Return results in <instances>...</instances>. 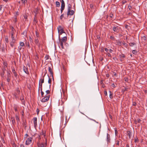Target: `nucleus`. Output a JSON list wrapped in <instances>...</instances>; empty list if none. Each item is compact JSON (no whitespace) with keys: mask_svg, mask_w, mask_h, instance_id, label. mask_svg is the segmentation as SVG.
I'll return each instance as SVG.
<instances>
[{"mask_svg":"<svg viewBox=\"0 0 147 147\" xmlns=\"http://www.w3.org/2000/svg\"><path fill=\"white\" fill-rule=\"evenodd\" d=\"M71 5L69 3H67V16H72L74 15L75 13V11L76 10L75 9H74V10H71Z\"/></svg>","mask_w":147,"mask_h":147,"instance_id":"1","label":"nucleus"},{"mask_svg":"<svg viewBox=\"0 0 147 147\" xmlns=\"http://www.w3.org/2000/svg\"><path fill=\"white\" fill-rule=\"evenodd\" d=\"M127 137L126 138H128L127 136L129 137V139H131L133 137L132 132L131 131L128 130L126 131Z\"/></svg>","mask_w":147,"mask_h":147,"instance_id":"2","label":"nucleus"},{"mask_svg":"<svg viewBox=\"0 0 147 147\" xmlns=\"http://www.w3.org/2000/svg\"><path fill=\"white\" fill-rule=\"evenodd\" d=\"M44 82V78L42 77V79H40L39 84V87L38 89V92H39L40 91V88H42V84Z\"/></svg>","mask_w":147,"mask_h":147,"instance_id":"3","label":"nucleus"},{"mask_svg":"<svg viewBox=\"0 0 147 147\" xmlns=\"http://www.w3.org/2000/svg\"><path fill=\"white\" fill-rule=\"evenodd\" d=\"M58 30L60 35L62 34L63 33H65L63 31V28L61 26H59L57 28Z\"/></svg>","mask_w":147,"mask_h":147,"instance_id":"4","label":"nucleus"},{"mask_svg":"<svg viewBox=\"0 0 147 147\" xmlns=\"http://www.w3.org/2000/svg\"><path fill=\"white\" fill-rule=\"evenodd\" d=\"M50 97V95H48L46 96L43 98L41 100V101L43 102H47L49 100Z\"/></svg>","mask_w":147,"mask_h":147,"instance_id":"5","label":"nucleus"},{"mask_svg":"<svg viewBox=\"0 0 147 147\" xmlns=\"http://www.w3.org/2000/svg\"><path fill=\"white\" fill-rule=\"evenodd\" d=\"M32 138L31 137H30L27 138L26 142V144L27 145L30 144L32 142Z\"/></svg>","mask_w":147,"mask_h":147,"instance_id":"6","label":"nucleus"},{"mask_svg":"<svg viewBox=\"0 0 147 147\" xmlns=\"http://www.w3.org/2000/svg\"><path fill=\"white\" fill-rule=\"evenodd\" d=\"M119 57L120 61L121 62H122L123 61V59L125 57V56L124 54H121L119 55Z\"/></svg>","mask_w":147,"mask_h":147,"instance_id":"7","label":"nucleus"},{"mask_svg":"<svg viewBox=\"0 0 147 147\" xmlns=\"http://www.w3.org/2000/svg\"><path fill=\"white\" fill-rule=\"evenodd\" d=\"M59 41H60L63 42H65L67 41V38L66 36L63 37L61 39H60V36H59Z\"/></svg>","mask_w":147,"mask_h":147,"instance_id":"8","label":"nucleus"},{"mask_svg":"<svg viewBox=\"0 0 147 147\" xmlns=\"http://www.w3.org/2000/svg\"><path fill=\"white\" fill-rule=\"evenodd\" d=\"M33 119L34 126L36 127L37 125V118L36 117H34Z\"/></svg>","mask_w":147,"mask_h":147,"instance_id":"9","label":"nucleus"},{"mask_svg":"<svg viewBox=\"0 0 147 147\" xmlns=\"http://www.w3.org/2000/svg\"><path fill=\"white\" fill-rule=\"evenodd\" d=\"M118 26H114L113 27V31L116 32V33H118L119 32V29L118 28Z\"/></svg>","mask_w":147,"mask_h":147,"instance_id":"10","label":"nucleus"},{"mask_svg":"<svg viewBox=\"0 0 147 147\" xmlns=\"http://www.w3.org/2000/svg\"><path fill=\"white\" fill-rule=\"evenodd\" d=\"M3 72L1 74V76L2 77H4V74L5 73V71L6 70L5 67H3L2 69Z\"/></svg>","mask_w":147,"mask_h":147,"instance_id":"11","label":"nucleus"},{"mask_svg":"<svg viewBox=\"0 0 147 147\" xmlns=\"http://www.w3.org/2000/svg\"><path fill=\"white\" fill-rule=\"evenodd\" d=\"M48 70H49V72L50 73L53 79V72L52 71V69L50 67H49Z\"/></svg>","mask_w":147,"mask_h":147,"instance_id":"12","label":"nucleus"},{"mask_svg":"<svg viewBox=\"0 0 147 147\" xmlns=\"http://www.w3.org/2000/svg\"><path fill=\"white\" fill-rule=\"evenodd\" d=\"M107 143L110 142V137L109 134L108 133L107 134Z\"/></svg>","mask_w":147,"mask_h":147,"instance_id":"13","label":"nucleus"},{"mask_svg":"<svg viewBox=\"0 0 147 147\" xmlns=\"http://www.w3.org/2000/svg\"><path fill=\"white\" fill-rule=\"evenodd\" d=\"M23 70L27 74H29V72L28 71V68L27 67L24 66L23 67Z\"/></svg>","mask_w":147,"mask_h":147,"instance_id":"14","label":"nucleus"},{"mask_svg":"<svg viewBox=\"0 0 147 147\" xmlns=\"http://www.w3.org/2000/svg\"><path fill=\"white\" fill-rule=\"evenodd\" d=\"M61 2V8H64L65 7V3L63 0H60Z\"/></svg>","mask_w":147,"mask_h":147,"instance_id":"15","label":"nucleus"},{"mask_svg":"<svg viewBox=\"0 0 147 147\" xmlns=\"http://www.w3.org/2000/svg\"><path fill=\"white\" fill-rule=\"evenodd\" d=\"M47 76H48V77L49 78V80H48V83L49 84H50L49 86V89H50V87H51V79L49 78V76L48 75H47Z\"/></svg>","mask_w":147,"mask_h":147,"instance_id":"16","label":"nucleus"},{"mask_svg":"<svg viewBox=\"0 0 147 147\" xmlns=\"http://www.w3.org/2000/svg\"><path fill=\"white\" fill-rule=\"evenodd\" d=\"M16 92L18 94V95H19L20 94V91L19 88H16Z\"/></svg>","mask_w":147,"mask_h":147,"instance_id":"17","label":"nucleus"},{"mask_svg":"<svg viewBox=\"0 0 147 147\" xmlns=\"http://www.w3.org/2000/svg\"><path fill=\"white\" fill-rule=\"evenodd\" d=\"M129 88L128 87H124V88H123L122 90V91L123 92H124L127 91H128Z\"/></svg>","mask_w":147,"mask_h":147,"instance_id":"18","label":"nucleus"},{"mask_svg":"<svg viewBox=\"0 0 147 147\" xmlns=\"http://www.w3.org/2000/svg\"><path fill=\"white\" fill-rule=\"evenodd\" d=\"M38 11V9H35V10L34 11V12L35 13L34 17L35 18H36L37 14Z\"/></svg>","mask_w":147,"mask_h":147,"instance_id":"19","label":"nucleus"},{"mask_svg":"<svg viewBox=\"0 0 147 147\" xmlns=\"http://www.w3.org/2000/svg\"><path fill=\"white\" fill-rule=\"evenodd\" d=\"M20 100L22 101V104L25 105V101L24 100V98L23 97L22 98L21 97L20 98Z\"/></svg>","mask_w":147,"mask_h":147,"instance_id":"20","label":"nucleus"},{"mask_svg":"<svg viewBox=\"0 0 147 147\" xmlns=\"http://www.w3.org/2000/svg\"><path fill=\"white\" fill-rule=\"evenodd\" d=\"M13 95L17 99L19 98V95L16 92L14 93Z\"/></svg>","mask_w":147,"mask_h":147,"instance_id":"21","label":"nucleus"},{"mask_svg":"<svg viewBox=\"0 0 147 147\" xmlns=\"http://www.w3.org/2000/svg\"><path fill=\"white\" fill-rule=\"evenodd\" d=\"M35 44H38L39 42V40L38 38H35Z\"/></svg>","mask_w":147,"mask_h":147,"instance_id":"22","label":"nucleus"},{"mask_svg":"<svg viewBox=\"0 0 147 147\" xmlns=\"http://www.w3.org/2000/svg\"><path fill=\"white\" fill-rule=\"evenodd\" d=\"M22 3L24 5L25 4L27 3V0H21Z\"/></svg>","mask_w":147,"mask_h":147,"instance_id":"23","label":"nucleus"},{"mask_svg":"<svg viewBox=\"0 0 147 147\" xmlns=\"http://www.w3.org/2000/svg\"><path fill=\"white\" fill-rule=\"evenodd\" d=\"M59 41L60 43V45H61V48L62 49H64V47L63 46V42L60 41Z\"/></svg>","mask_w":147,"mask_h":147,"instance_id":"24","label":"nucleus"},{"mask_svg":"<svg viewBox=\"0 0 147 147\" xmlns=\"http://www.w3.org/2000/svg\"><path fill=\"white\" fill-rule=\"evenodd\" d=\"M136 45V44L134 42H131V43H129V45L131 47H132Z\"/></svg>","mask_w":147,"mask_h":147,"instance_id":"25","label":"nucleus"},{"mask_svg":"<svg viewBox=\"0 0 147 147\" xmlns=\"http://www.w3.org/2000/svg\"><path fill=\"white\" fill-rule=\"evenodd\" d=\"M56 6L58 7H59L60 5V3L58 1H57L56 2Z\"/></svg>","mask_w":147,"mask_h":147,"instance_id":"26","label":"nucleus"},{"mask_svg":"<svg viewBox=\"0 0 147 147\" xmlns=\"http://www.w3.org/2000/svg\"><path fill=\"white\" fill-rule=\"evenodd\" d=\"M15 42V41H11L10 43V45H11V46L12 47H13L14 46V44H13Z\"/></svg>","mask_w":147,"mask_h":147,"instance_id":"27","label":"nucleus"},{"mask_svg":"<svg viewBox=\"0 0 147 147\" xmlns=\"http://www.w3.org/2000/svg\"><path fill=\"white\" fill-rule=\"evenodd\" d=\"M42 88H40L41 95L42 97L44 96L43 95L44 94V92L42 91Z\"/></svg>","mask_w":147,"mask_h":147,"instance_id":"28","label":"nucleus"},{"mask_svg":"<svg viewBox=\"0 0 147 147\" xmlns=\"http://www.w3.org/2000/svg\"><path fill=\"white\" fill-rule=\"evenodd\" d=\"M7 78H10V77L11 75L10 72L8 71H7Z\"/></svg>","mask_w":147,"mask_h":147,"instance_id":"29","label":"nucleus"},{"mask_svg":"<svg viewBox=\"0 0 147 147\" xmlns=\"http://www.w3.org/2000/svg\"><path fill=\"white\" fill-rule=\"evenodd\" d=\"M109 92H110V95H109V97H110V98H113V94H112L111 93V92L110 91H109Z\"/></svg>","mask_w":147,"mask_h":147,"instance_id":"30","label":"nucleus"},{"mask_svg":"<svg viewBox=\"0 0 147 147\" xmlns=\"http://www.w3.org/2000/svg\"><path fill=\"white\" fill-rule=\"evenodd\" d=\"M49 56L48 55H46L45 57V60H47L49 59Z\"/></svg>","mask_w":147,"mask_h":147,"instance_id":"31","label":"nucleus"},{"mask_svg":"<svg viewBox=\"0 0 147 147\" xmlns=\"http://www.w3.org/2000/svg\"><path fill=\"white\" fill-rule=\"evenodd\" d=\"M36 18L34 17V23H37L38 22V20Z\"/></svg>","mask_w":147,"mask_h":147,"instance_id":"32","label":"nucleus"},{"mask_svg":"<svg viewBox=\"0 0 147 147\" xmlns=\"http://www.w3.org/2000/svg\"><path fill=\"white\" fill-rule=\"evenodd\" d=\"M20 45L22 47H23L24 45V43L23 42H20Z\"/></svg>","mask_w":147,"mask_h":147,"instance_id":"33","label":"nucleus"},{"mask_svg":"<svg viewBox=\"0 0 147 147\" xmlns=\"http://www.w3.org/2000/svg\"><path fill=\"white\" fill-rule=\"evenodd\" d=\"M46 145H44L43 143H41V146L40 147H46Z\"/></svg>","mask_w":147,"mask_h":147,"instance_id":"34","label":"nucleus"},{"mask_svg":"<svg viewBox=\"0 0 147 147\" xmlns=\"http://www.w3.org/2000/svg\"><path fill=\"white\" fill-rule=\"evenodd\" d=\"M113 59L115 61V62L117 63V61H118V59L116 57H113Z\"/></svg>","mask_w":147,"mask_h":147,"instance_id":"35","label":"nucleus"},{"mask_svg":"<svg viewBox=\"0 0 147 147\" xmlns=\"http://www.w3.org/2000/svg\"><path fill=\"white\" fill-rule=\"evenodd\" d=\"M1 51L2 52L5 53V48L4 47H3L1 48Z\"/></svg>","mask_w":147,"mask_h":147,"instance_id":"36","label":"nucleus"},{"mask_svg":"<svg viewBox=\"0 0 147 147\" xmlns=\"http://www.w3.org/2000/svg\"><path fill=\"white\" fill-rule=\"evenodd\" d=\"M24 19H27L28 15H27L26 14H25L24 16Z\"/></svg>","mask_w":147,"mask_h":147,"instance_id":"37","label":"nucleus"},{"mask_svg":"<svg viewBox=\"0 0 147 147\" xmlns=\"http://www.w3.org/2000/svg\"><path fill=\"white\" fill-rule=\"evenodd\" d=\"M36 35L37 37V38H38L39 37V33L36 31Z\"/></svg>","mask_w":147,"mask_h":147,"instance_id":"38","label":"nucleus"},{"mask_svg":"<svg viewBox=\"0 0 147 147\" xmlns=\"http://www.w3.org/2000/svg\"><path fill=\"white\" fill-rule=\"evenodd\" d=\"M3 65H4V67H7V63L6 62H4V63H3Z\"/></svg>","mask_w":147,"mask_h":147,"instance_id":"39","label":"nucleus"},{"mask_svg":"<svg viewBox=\"0 0 147 147\" xmlns=\"http://www.w3.org/2000/svg\"><path fill=\"white\" fill-rule=\"evenodd\" d=\"M86 116L88 118V119H89L90 120H92V121H94L96 122V123H98V122H97L94 119H91V118H89V117H88L87 116Z\"/></svg>","mask_w":147,"mask_h":147,"instance_id":"40","label":"nucleus"},{"mask_svg":"<svg viewBox=\"0 0 147 147\" xmlns=\"http://www.w3.org/2000/svg\"><path fill=\"white\" fill-rule=\"evenodd\" d=\"M46 92L47 94H49L50 93V90H47L46 91Z\"/></svg>","mask_w":147,"mask_h":147,"instance_id":"41","label":"nucleus"},{"mask_svg":"<svg viewBox=\"0 0 147 147\" xmlns=\"http://www.w3.org/2000/svg\"><path fill=\"white\" fill-rule=\"evenodd\" d=\"M132 52L133 54H136L137 53V51H136L134 50Z\"/></svg>","mask_w":147,"mask_h":147,"instance_id":"42","label":"nucleus"},{"mask_svg":"<svg viewBox=\"0 0 147 147\" xmlns=\"http://www.w3.org/2000/svg\"><path fill=\"white\" fill-rule=\"evenodd\" d=\"M11 29V32H14V29L13 26H11L10 27Z\"/></svg>","mask_w":147,"mask_h":147,"instance_id":"43","label":"nucleus"},{"mask_svg":"<svg viewBox=\"0 0 147 147\" xmlns=\"http://www.w3.org/2000/svg\"><path fill=\"white\" fill-rule=\"evenodd\" d=\"M64 14H62L60 16V18L61 20H62L63 18L64 17Z\"/></svg>","mask_w":147,"mask_h":147,"instance_id":"44","label":"nucleus"},{"mask_svg":"<svg viewBox=\"0 0 147 147\" xmlns=\"http://www.w3.org/2000/svg\"><path fill=\"white\" fill-rule=\"evenodd\" d=\"M28 136H29L27 134H26L24 136V138L25 139L27 138V137Z\"/></svg>","mask_w":147,"mask_h":147,"instance_id":"45","label":"nucleus"},{"mask_svg":"<svg viewBox=\"0 0 147 147\" xmlns=\"http://www.w3.org/2000/svg\"><path fill=\"white\" fill-rule=\"evenodd\" d=\"M11 38L12 39V41H15V39L14 36H11Z\"/></svg>","mask_w":147,"mask_h":147,"instance_id":"46","label":"nucleus"},{"mask_svg":"<svg viewBox=\"0 0 147 147\" xmlns=\"http://www.w3.org/2000/svg\"><path fill=\"white\" fill-rule=\"evenodd\" d=\"M124 80L125 81H126V82H128V79L127 78H124Z\"/></svg>","mask_w":147,"mask_h":147,"instance_id":"47","label":"nucleus"},{"mask_svg":"<svg viewBox=\"0 0 147 147\" xmlns=\"http://www.w3.org/2000/svg\"><path fill=\"white\" fill-rule=\"evenodd\" d=\"M5 40L6 42H8V39L7 37L5 38Z\"/></svg>","mask_w":147,"mask_h":147,"instance_id":"48","label":"nucleus"},{"mask_svg":"<svg viewBox=\"0 0 147 147\" xmlns=\"http://www.w3.org/2000/svg\"><path fill=\"white\" fill-rule=\"evenodd\" d=\"M135 142H136L138 141V138H137V136H136V138H135Z\"/></svg>","mask_w":147,"mask_h":147,"instance_id":"49","label":"nucleus"},{"mask_svg":"<svg viewBox=\"0 0 147 147\" xmlns=\"http://www.w3.org/2000/svg\"><path fill=\"white\" fill-rule=\"evenodd\" d=\"M13 74H14V76H15V77L16 78H17V73H16V72H15V73H13Z\"/></svg>","mask_w":147,"mask_h":147,"instance_id":"50","label":"nucleus"},{"mask_svg":"<svg viewBox=\"0 0 147 147\" xmlns=\"http://www.w3.org/2000/svg\"><path fill=\"white\" fill-rule=\"evenodd\" d=\"M113 14H112V13L110 14V16H109L110 17L112 18H113Z\"/></svg>","mask_w":147,"mask_h":147,"instance_id":"51","label":"nucleus"},{"mask_svg":"<svg viewBox=\"0 0 147 147\" xmlns=\"http://www.w3.org/2000/svg\"><path fill=\"white\" fill-rule=\"evenodd\" d=\"M110 38L111 39V40H114V39H115V37L114 36H111L110 37Z\"/></svg>","mask_w":147,"mask_h":147,"instance_id":"52","label":"nucleus"},{"mask_svg":"<svg viewBox=\"0 0 147 147\" xmlns=\"http://www.w3.org/2000/svg\"><path fill=\"white\" fill-rule=\"evenodd\" d=\"M41 134L42 135H43L44 136H45V133L43 131L42 132Z\"/></svg>","mask_w":147,"mask_h":147,"instance_id":"53","label":"nucleus"},{"mask_svg":"<svg viewBox=\"0 0 147 147\" xmlns=\"http://www.w3.org/2000/svg\"><path fill=\"white\" fill-rule=\"evenodd\" d=\"M64 9V8L61 7V13H62L63 11V10Z\"/></svg>","mask_w":147,"mask_h":147,"instance_id":"54","label":"nucleus"},{"mask_svg":"<svg viewBox=\"0 0 147 147\" xmlns=\"http://www.w3.org/2000/svg\"><path fill=\"white\" fill-rule=\"evenodd\" d=\"M10 79L9 78H7V81L8 82H10Z\"/></svg>","mask_w":147,"mask_h":147,"instance_id":"55","label":"nucleus"},{"mask_svg":"<svg viewBox=\"0 0 147 147\" xmlns=\"http://www.w3.org/2000/svg\"><path fill=\"white\" fill-rule=\"evenodd\" d=\"M14 110L15 111L17 112L18 111V109L17 107H15L14 108Z\"/></svg>","mask_w":147,"mask_h":147,"instance_id":"56","label":"nucleus"},{"mask_svg":"<svg viewBox=\"0 0 147 147\" xmlns=\"http://www.w3.org/2000/svg\"><path fill=\"white\" fill-rule=\"evenodd\" d=\"M3 5H0V10L1 11L2 10V7L3 6Z\"/></svg>","mask_w":147,"mask_h":147,"instance_id":"57","label":"nucleus"},{"mask_svg":"<svg viewBox=\"0 0 147 147\" xmlns=\"http://www.w3.org/2000/svg\"><path fill=\"white\" fill-rule=\"evenodd\" d=\"M107 55L109 57H111V54L109 53H108Z\"/></svg>","mask_w":147,"mask_h":147,"instance_id":"58","label":"nucleus"},{"mask_svg":"<svg viewBox=\"0 0 147 147\" xmlns=\"http://www.w3.org/2000/svg\"><path fill=\"white\" fill-rule=\"evenodd\" d=\"M1 140L3 143H5L4 140L3 138H1Z\"/></svg>","mask_w":147,"mask_h":147,"instance_id":"59","label":"nucleus"},{"mask_svg":"<svg viewBox=\"0 0 147 147\" xmlns=\"http://www.w3.org/2000/svg\"><path fill=\"white\" fill-rule=\"evenodd\" d=\"M111 86L112 87H113L114 88H115V84H114V83H113L111 84Z\"/></svg>","mask_w":147,"mask_h":147,"instance_id":"60","label":"nucleus"},{"mask_svg":"<svg viewBox=\"0 0 147 147\" xmlns=\"http://www.w3.org/2000/svg\"><path fill=\"white\" fill-rule=\"evenodd\" d=\"M119 141H117L116 144V145H119Z\"/></svg>","mask_w":147,"mask_h":147,"instance_id":"61","label":"nucleus"},{"mask_svg":"<svg viewBox=\"0 0 147 147\" xmlns=\"http://www.w3.org/2000/svg\"><path fill=\"white\" fill-rule=\"evenodd\" d=\"M104 94H105V96H107V91H104Z\"/></svg>","mask_w":147,"mask_h":147,"instance_id":"62","label":"nucleus"},{"mask_svg":"<svg viewBox=\"0 0 147 147\" xmlns=\"http://www.w3.org/2000/svg\"><path fill=\"white\" fill-rule=\"evenodd\" d=\"M131 8V6L129 5L128 6V8L130 10Z\"/></svg>","mask_w":147,"mask_h":147,"instance_id":"63","label":"nucleus"},{"mask_svg":"<svg viewBox=\"0 0 147 147\" xmlns=\"http://www.w3.org/2000/svg\"><path fill=\"white\" fill-rule=\"evenodd\" d=\"M29 40H30V42H32V38H31L30 37H29Z\"/></svg>","mask_w":147,"mask_h":147,"instance_id":"64","label":"nucleus"}]
</instances>
